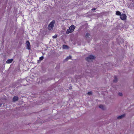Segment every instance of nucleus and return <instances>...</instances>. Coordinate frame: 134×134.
Here are the masks:
<instances>
[{
    "label": "nucleus",
    "mask_w": 134,
    "mask_h": 134,
    "mask_svg": "<svg viewBox=\"0 0 134 134\" xmlns=\"http://www.w3.org/2000/svg\"><path fill=\"white\" fill-rule=\"evenodd\" d=\"M55 23V21L53 20L49 24L48 26V29L49 30H52L53 29V27Z\"/></svg>",
    "instance_id": "f03ea898"
},
{
    "label": "nucleus",
    "mask_w": 134,
    "mask_h": 134,
    "mask_svg": "<svg viewBox=\"0 0 134 134\" xmlns=\"http://www.w3.org/2000/svg\"><path fill=\"white\" fill-rule=\"evenodd\" d=\"M118 80L116 76H115L114 80H113L114 82H116Z\"/></svg>",
    "instance_id": "9b49d317"
},
{
    "label": "nucleus",
    "mask_w": 134,
    "mask_h": 134,
    "mask_svg": "<svg viewBox=\"0 0 134 134\" xmlns=\"http://www.w3.org/2000/svg\"><path fill=\"white\" fill-rule=\"evenodd\" d=\"M116 15L120 16L121 15V13L119 11H117L116 12Z\"/></svg>",
    "instance_id": "9d476101"
},
{
    "label": "nucleus",
    "mask_w": 134,
    "mask_h": 134,
    "mask_svg": "<svg viewBox=\"0 0 134 134\" xmlns=\"http://www.w3.org/2000/svg\"><path fill=\"white\" fill-rule=\"evenodd\" d=\"M2 104H1L0 103V107H1V106L2 105Z\"/></svg>",
    "instance_id": "412c9836"
},
{
    "label": "nucleus",
    "mask_w": 134,
    "mask_h": 134,
    "mask_svg": "<svg viewBox=\"0 0 134 134\" xmlns=\"http://www.w3.org/2000/svg\"><path fill=\"white\" fill-rule=\"evenodd\" d=\"M125 114H123L120 116H118L117 118L118 119H120L124 117L125 116Z\"/></svg>",
    "instance_id": "1a4fd4ad"
},
{
    "label": "nucleus",
    "mask_w": 134,
    "mask_h": 134,
    "mask_svg": "<svg viewBox=\"0 0 134 134\" xmlns=\"http://www.w3.org/2000/svg\"><path fill=\"white\" fill-rule=\"evenodd\" d=\"M99 107L102 109V110H104V106L102 105H100L99 106Z\"/></svg>",
    "instance_id": "f8f14e48"
},
{
    "label": "nucleus",
    "mask_w": 134,
    "mask_h": 134,
    "mask_svg": "<svg viewBox=\"0 0 134 134\" xmlns=\"http://www.w3.org/2000/svg\"><path fill=\"white\" fill-rule=\"evenodd\" d=\"M67 47H68V46H66V45H63V48H64V49H65V48H67Z\"/></svg>",
    "instance_id": "dca6fc26"
},
{
    "label": "nucleus",
    "mask_w": 134,
    "mask_h": 134,
    "mask_svg": "<svg viewBox=\"0 0 134 134\" xmlns=\"http://www.w3.org/2000/svg\"><path fill=\"white\" fill-rule=\"evenodd\" d=\"M96 8H92V9H91V10L92 11H93V10H95L96 9Z\"/></svg>",
    "instance_id": "aec40b11"
},
{
    "label": "nucleus",
    "mask_w": 134,
    "mask_h": 134,
    "mask_svg": "<svg viewBox=\"0 0 134 134\" xmlns=\"http://www.w3.org/2000/svg\"><path fill=\"white\" fill-rule=\"evenodd\" d=\"M71 58V56H69L68 57L66 58L65 59V60L67 61L68 60L70 59Z\"/></svg>",
    "instance_id": "ddd939ff"
},
{
    "label": "nucleus",
    "mask_w": 134,
    "mask_h": 134,
    "mask_svg": "<svg viewBox=\"0 0 134 134\" xmlns=\"http://www.w3.org/2000/svg\"><path fill=\"white\" fill-rule=\"evenodd\" d=\"M95 57L94 56L92 55H91L90 56L86 57L85 59L88 62H90L92 60L94 59Z\"/></svg>",
    "instance_id": "7ed1b4c3"
},
{
    "label": "nucleus",
    "mask_w": 134,
    "mask_h": 134,
    "mask_svg": "<svg viewBox=\"0 0 134 134\" xmlns=\"http://www.w3.org/2000/svg\"><path fill=\"white\" fill-rule=\"evenodd\" d=\"M87 94L88 95H90L92 94V93L91 92H88Z\"/></svg>",
    "instance_id": "6ab92c4d"
},
{
    "label": "nucleus",
    "mask_w": 134,
    "mask_h": 134,
    "mask_svg": "<svg viewBox=\"0 0 134 134\" xmlns=\"http://www.w3.org/2000/svg\"><path fill=\"white\" fill-rule=\"evenodd\" d=\"M90 36V34L88 33H87L86 34V36L87 37Z\"/></svg>",
    "instance_id": "2eb2a0df"
},
{
    "label": "nucleus",
    "mask_w": 134,
    "mask_h": 134,
    "mask_svg": "<svg viewBox=\"0 0 134 134\" xmlns=\"http://www.w3.org/2000/svg\"><path fill=\"white\" fill-rule=\"evenodd\" d=\"M44 58V57L43 56L40 57L39 58V59L40 60H42Z\"/></svg>",
    "instance_id": "f3484780"
},
{
    "label": "nucleus",
    "mask_w": 134,
    "mask_h": 134,
    "mask_svg": "<svg viewBox=\"0 0 134 134\" xmlns=\"http://www.w3.org/2000/svg\"><path fill=\"white\" fill-rule=\"evenodd\" d=\"M126 15L124 14H122L120 15V19L122 20H125L126 19Z\"/></svg>",
    "instance_id": "20e7f679"
},
{
    "label": "nucleus",
    "mask_w": 134,
    "mask_h": 134,
    "mask_svg": "<svg viewBox=\"0 0 134 134\" xmlns=\"http://www.w3.org/2000/svg\"><path fill=\"white\" fill-rule=\"evenodd\" d=\"M13 61V59H8L6 62V63L7 64H10Z\"/></svg>",
    "instance_id": "6e6552de"
},
{
    "label": "nucleus",
    "mask_w": 134,
    "mask_h": 134,
    "mask_svg": "<svg viewBox=\"0 0 134 134\" xmlns=\"http://www.w3.org/2000/svg\"><path fill=\"white\" fill-rule=\"evenodd\" d=\"M57 37V35L55 34L54 35L52 36V37L53 38H56Z\"/></svg>",
    "instance_id": "4468645a"
},
{
    "label": "nucleus",
    "mask_w": 134,
    "mask_h": 134,
    "mask_svg": "<svg viewBox=\"0 0 134 134\" xmlns=\"http://www.w3.org/2000/svg\"><path fill=\"white\" fill-rule=\"evenodd\" d=\"M75 28V26L73 25H71L69 27V29L67 30L66 33L69 34L70 33L73 32Z\"/></svg>",
    "instance_id": "f257e3e1"
},
{
    "label": "nucleus",
    "mask_w": 134,
    "mask_h": 134,
    "mask_svg": "<svg viewBox=\"0 0 134 134\" xmlns=\"http://www.w3.org/2000/svg\"><path fill=\"white\" fill-rule=\"evenodd\" d=\"M19 99V98L17 96H14L13 98V102H14L18 100Z\"/></svg>",
    "instance_id": "0eeeda50"
},
{
    "label": "nucleus",
    "mask_w": 134,
    "mask_h": 134,
    "mask_svg": "<svg viewBox=\"0 0 134 134\" xmlns=\"http://www.w3.org/2000/svg\"><path fill=\"white\" fill-rule=\"evenodd\" d=\"M26 49L29 50L31 49V45L29 41H26Z\"/></svg>",
    "instance_id": "39448f33"
},
{
    "label": "nucleus",
    "mask_w": 134,
    "mask_h": 134,
    "mask_svg": "<svg viewBox=\"0 0 134 134\" xmlns=\"http://www.w3.org/2000/svg\"><path fill=\"white\" fill-rule=\"evenodd\" d=\"M118 95L119 96H122V94L121 93H120L118 94Z\"/></svg>",
    "instance_id": "a211bd4d"
},
{
    "label": "nucleus",
    "mask_w": 134,
    "mask_h": 134,
    "mask_svg": "<svg viewBox=\"0 0 134 134\" xmlns=\"http://www.w3.org/2000/svg\"><path fill=\"white\" fill-rule=\"evenodd\" d=\"M129 7L130 8H134V2H132L129 5Z\"/></svg>",
    "instance_id": "423d86ee"
}]
</instances>
